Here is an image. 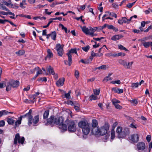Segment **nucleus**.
Returning a JSON list of instances; mask_svg holds the SVG:
<instances>
[{"label": "nucleus", "mask_w": 152, "mask_h": 152, "mask_svg": "<svg viewBox=\"0 0 152 152\" xmlns=\"http://www.w3.org/2000/svg\"><path fill=\"white\" fill-rule=\"evenodd\" d=\"M64 118L63 117H59L55 118L53 115H51L50 117L47 120V123L45 124L47 125L48 124L51 125L53 124H55L59 126V127L62 129V132H64L67 130L66 124H63Z\"/></svg>", "instance_id": "obj_1"}, {"label": "nucleus", "mask_w": 152, "mask_h": 152, "mask_svg": "<svg viewBox=\"0 0 152 152\" xmlns=\"http://www.w3.org/2000/svg\"><path fill=\"white\" fill-rule=\"evenodd\" d=\"M116 133L117 134L118 137L119 138H123L125 137L130 133L129 129L127 127L123 128L120 126H118L117 128Z\"/></svg>", "instance_id": "obj_2"}, {"label": "nucleus", "mask_w": 152, "mask_h": 152, "mask_svg": "<svg viewBox=\"0 0 152 152\" xmlns=\"http://www.w3.org/2000/svg\"><path fill=\"white\" fill-rule=\"evenodd\" d=\"M109 126L108 123H105L103 126L102 127L99 129L98 128L97 129L94 134L96 135L98 134H100L101 135H104L107 133L108 130L109 129Z\"/></svg>", "instance_id": "obj_3"}, {"label": "nucleus", "mask_w": 152, "mask_h": 152, "mask_svg": "<svg viewBox=\"0 0 152 152\" xmlns=\"http://www.w3.org/2000/svg\"><path fill=\"white\" fill-rule=\"evenodd\" d=\"M67 126V129L70 132H74L76 131V124L74 121L69 120L66 119L65 121Z\"/></svg>", "instance_id": "obj_4"}, {"label": "nucleus", "mask_w": 152, "mask_h": 152, "mask_svg": "<svg viewBox=\"0 0 152 152\" xmlns=\"http://www.w3.org/2000/svg\"><path fill=\"white\" fill-rule=\"evenodd\" d=\"M78 126L80 128L82 129L83 132L85 135H87L90 131L89 125L85 121H81L79 122Z\"/></svg>", "instance_id": "obj_5"}, {"label": "nucleus", "mask_w": 152, "mask_h": 152, "mask_svg": "<svg viewBox=\"0 0 152 152\" xmlns=\"http://www.w3.org/2000/svg\"><path fill=\"white\" fill-rule=\"evenodd\" d=\"M19 84V82L18 80H10L7 83L6 90L7 91H10L11 87L16 88L18 86Z\"/></svg>", "instance_id": "obj_6"}, {"label": "nucleus", "mask_w": 152, "mask_h": 152, "mask_svg": "<svg viewBox=\"0 0 152 152\" xmlns=\"http://www.w3.org/2000/svg\"><path fill=\"white\" fill-rule=\"evenodd\" d=\"M32 110L31 109H30L29 112L25 114L24 115L21 116L20 117H19L20 119L21 120L22 118L25 117H27L28 123V124L29 126H30L32 124V119L33 118L32 113Z\"/></svg>", "instance_id": "obj_7"}, {"label": "nucleus", "mask_w": 152, "mask_h": 152, "mask_svg": "<svg viewBox=\"0 0 152 152\" xmlns=\"http://www.w3.org/2000/svg\"><path fill=\"white\" fill-rule=\"evenodd\" d=\"M25 141V138L23 137L20 138L19 133H17L15 136V137L14 139V144L16 145L18 142L19 144H23Z\"/></svg>", "instance_id": "obj_8"}, {"label": "nucleus", "mask_w": 152, "mask_h": 152, "mask_svg": "<svg viewBox=\"0 0 152 152\" xmlns=\"http://www.w3.org/2000/svg\"><path fill=\"white\" fill-rule=\"evenodd\" d=\"M72 53H75L77 54L76 49V48L71 49L68 52L66 53V55L68 56V60L69 61L68 65L70 66L72 63V56L71 54Z\"/></svg>", "instance_id": "obj_9"}, {"label": "nucleus", "mask_w": 152, "mask_h": 152, "mask_svg": "<svg viewBox=\"0 0 152 152\" xmlns=\"http://www.w3.org/2000/svg\"><path fill=\"white\" fill-rule=\"evenodd\" d=\"M56 48L58 56H62L64 53L63 47H61L60 44H57L56 45Z\"/></svg>", "instance_id": "obj_10"}, {"label": "nucleus", "mask_w": 152, "mask_h": 152, "mask_svg": "<svg viewBox=\"0 0 152 152\" xmlns=\"http://www.w3.org/2000/svg\"><path fill=\"white\" fill-rule=\"evenodd\" d=\"M129 140L133 143H137L139 140V136L138 134H133L129 137Z\"/></svg>", "instance_id": "obj_11"}, {"label": "nucleus", "mask_w": 152, "mask_h": 152, "mask_svg": "<svg viewBox=\"0 0 152 152\" xmlns=\"http://www.w3.org/2000/svg\"><path fill=\"white\" fill-rule=\"evenodd\" d=\"M98 123L97 121L96 120H93L92 121V129L91 130L92 132L94 134L97 130L99 128L98 127H97Z\"/></svg>", "instance_id": "obj_12"}, {"label": "nucleus", "mask_w": 152, "mask_h": 152, "mask_svg": "<svg viewBox=\"0 0 152 152\" xmlns=\"http://www.w3.org/2000/svg\"><path fill=\"white\" fill-rule=\"evenodd\" d=\"M64 80L65 79L64 77L60 78L56 83L57 86L58 87L62 86L64 84Z\"/></svg>", "instance_id": "obj_13"}, {"label": "nucleus", "mask_w": 152, "mask_h": 152, "mask_svg": "<svg viewBox=\"0 0 152 152\" xmlns=\"http://www.w3.org/2000/svg\"><path fill=\"white\" fill-rule=\"evenodd\" d=\"M137 146L139 150H142L145 149V145L144 143L141 142L137 144Z\"/></svg>", "instance_id": "obj_14"}, {"label": "nucleus", "mask_w": 152, "mask_h": 152, "mask_svg": "<svg viewBox=\"0 0 152 152\" xmlns=\"http://www.w3.org/2000/svg\"><path fill=\"white\" fill-rule=\"evenodd\" d=\"M123 37L124 36L121 34L115 35L112 36L111 39L114 41H116Z\"/></svg>", "instance_id": "obj_15"}, {"label": "nucleus", "mask_w": 152, "mask_h": 152, "mask_svg": "<svg viewBox=\"0 0 152 152\" xmlns=\"http://www.w3.org/2000/svg\"><path fill=\"white\" fill-rule=\"evenodd\" d=\"M112 90L114 91L115 93L118 94H121L123 92V90L122 89H120L116 87L113 88Z\"/></svg>", "instance_id": "obj_16"}, {"label": "nucleus", "mask_w": 152, "mask_h": 152, "mask_svg": "<svg viewBox=\"0 0 152 152\" xmlns=\"http://www.w3.org/2000/svg\"><path fill=\"white\" fill-rule=\"evenodd\" d=\"M118 23L120 24H122L123 23H128L127 19L126 17H122L121 19H119Z\"/></svg>", "instance_id": "obj_17"}, {"label": "nucleus", "mask_w": 152, "mask_h": 152, "mask_svg": "<svg viewBox=\"0 0 152 152\" xmlns=\"http://www.w3.org/2000/svg\"><path fill=\"white\" fill-rule=\"evenodd\" d=\"M47 55L46 58H48L50 59L52 57H53V54L51 50L50 49H48L47 50Z\"/></svg>", "instance_id": "obj_18"}, {"label": "nucleus", "mask_w": 152, "mask_h": 152, "mask_svg": "<svg viewBox=\"0 0 152 152\" xmlns=\"http://www.w3.org/2000/svg\"><path fill=\"white\" fill-rule=\"evenodd\" d=\"M80 28L82 29V31L86 35H88L89 32V29L88 28L86 27V26L83 27L81 26Z\"/></svg>", "instance_id": "obj_19"}, {"label": "nucleus", "mask_w": 152, "mask_h": 152, "mask_svg": "<svg viewBox=\"0 0 152 152\" xmlns=\"http://www.w3.org/2000/svg\"><path fill=\"white\" fill-rule=\"evenodd\" d=\"M118 62L119 64L123 65L126 68L127 62L125 60L120 59L118 61Z\"/></svg>", "instance_id": "obj_20"}, {"label": "nucleus", "mask_w": 152, "mask_h": 152, "mask_svg": "<svg viewBox=\"0 0 152 152\" xmlns=\"http://www.w3.org/2000/svg\"><path fill=\"white\" fill-rule=\"evenodd\" d=\"M12 112H8L6 110H2L0 111V118L4 115H6L9 113L13 114Z\"/></svg>", "instance_id": "obj_21"}, {"label": "nucleus", "mask_w": 152, "mask_h": 152, "mask_svg": "<svg viewBox=\"0 0 152 152\" xmlns=\"http://www.w3.org/2000/svg\"><path fill=\"white\" fill-rule=\"evenodd\" d=\"M39 121V115L35 116L32 120V122L34 124H36Z\"/></svg>", "instance_id": "obj_22"}, {"label": "nucleus", "mask_w": 152, "mask_h": 152, "mask_svg": "<svg viewBox=\"0 0 152 152\" xmlns=\"http://www.w3.org/2000/svg\"><path fill=\"white\" fill-rule=\"evenodd\" d=\"M91 54L93 56L101 57L103 55V54L102 53H95L94 52V51H92L91 52Z\"/></svg>", "instance_id": "obj_23"}, {"label": "nucleus", "mask_w": 152, "mask_h": 152, "mask_svg": "<svg viewBox=\"0 0 152 152\" xmlns=\"http://www.w3.org/2000/svg\"><path fill=\"white\" fill-rule=\"evenodd\" d=\"M0 14L3 15H10L12 16H15V15L14 13L9 11L7 12H6L4 11L0 12Z\"/></svg>", "instance_id": "obj_24"}, {"label": "nucleus", "mask_w": 152, "mask_h": 152, "mask_svg": "<svg viewBox=\"0 0 152 152\" xmlns=\"http://www.w3.org/2000/svg\"><path fill=\"white\" fill-rule=\"evenodd\" d=\"M143 45L145 48H148V47H149L150 46H151L152 47V42H145L143 43Z\"/></svg>", "instance_id": "obj_25"}, {"label": "nucleus", "mask_w": 152, "mask_h": 152, "mask_svg": "<svg viewBox=\"0 0 152 152\" xmlns=\"http://www.w3.org/2000/svg\"><path fill=\"white\" fill-rule=\"evenodd\" d=\"M7 121L9 125H12L14 123L15 121L12 118H7Z\"/></svg>", "instance_id": "obj_26"}, {"label": "nucleus", "mask_w": 152, "mask_h": 152, "mask_svg": "<svg viewBox=\"0 0 152 152\" xmlns=\"http://www.w3.org/2000/svg\"><path fill=\"white\" fill-rule=\"evenodd\" d=\"M51 34V38L54 40H55L56 39V33L55 31H53L51 33H50Z\"/></svg>", "instance_id": "obj_27"}, {"label": "nucleus", "mask_w": 152, "mask_h": 152, "mask_svg": "<svg viewBox=\"0 0 152 152\" xmlns=\"http://www.w3.org/2000/svg\"><path fill=\"white\" fill-rule=\"evenodd\" d=\"M109 67L108 65H103L101 66H99L98 67V69H102L103 70H105L107 69H108Z\"/></svg>", "instance_id": "obj_28"}, {"label": "nucleus", "mask_w": 152, "mask_h": 152, "mask_svg": "<svg viewBox=\"0 0 152 152\" xmlns=\"http://www.w3.org/2000/svg\"><path fill=\"white\" fill-rule=\"evenodd\" d=\"M48 71L49 72L50 74L52 75L55 74V72H54L53 69L50 66H49L48 69Z\"/></svg>", "instance_id": "obj_29"}, {"label": "nucleus", "mask_w": 152, "mask_h": 152, "mask_svg": "<svg viewBox=\"0 0 152 152\" xmlns=\"http://www.w3.org/2000/svg\"><path fill=\"white\" fill-rule=\"evenodd\" d=\"M49 111L47 110L45 111L43 115V118L44 119H47L49 115Z\"/></svg>", "instance_id": "obj_30"}, {"label": "nucleus", "mask_w": 152, "mask_h": 152, "mask_svg": "<svg viewBox=\"0 0 152 152\" xmlns=\"http://www.w3.org/2000/svg\"><path fill=\"white\" fill-rule=\"evenodd\" d=\"M21 121L22 120L20 119L19 118H18V120L15 122V124L14 126L15 128H16L17 127L21 124Z\"/></svg>", "instance_id": "obj_31"}, {"label": "nucleus", "mask_w": 152, "mask_h": 152, "mask_svg": "<svg viewBox=\"0 0 152 152\" xmlns=\"http://www.w3.org/2000/svg\"><path fill=\"white\" fill-rule=\"evenodd\" d=\"M59 26H60L61 27L62 29L64 30L66 33H67L70 32V30H69L68 31L67 28L65 27L62 24H60Z\"/></svg>", "instance_id": "obj_32"}, {"label": "nucleus", "mask_w": 152, "mask_h": 152, "mask_svg": "<svg viewBox=\"0 0 152 152\" xmlns=\"http://www.w3.org/2000/svg\"><path fill=\"white\" fill-rule=\"evenodd\" d=\"M80 62L85 64H88L90 63V61L89 59L83 60V59H82L80 60Z\"/></svg>", "instance_id": "obj_33"}, {"label": "nucleus", "mask_w": 152, "mask_h": 152, "mask_svg": "<svg viewBox=\"0 0 152 152\" xmlns=\"http://www.w3.org/2000/svg\"><path fill=\"white\" fill-rule=\"evenodd\" d=\"M0 9H1L3 10L9 11L10 10L5 6H4L3 4H0Z\"/></svg>", "instance_id": "obj_34"}, {"label": "nucleus", "mask_w": 152, "mask_h": 152, "mask_svg": "<svg viewBox=\"0 0 152 152\" xmlns=\"http://www.w3.org/2000/svg\"><path fill=\"white\" fill-rule=\"evenodd\" d=\"M25 53V52L23 50H20L18 52H16L15 53L19 56H21L23 55Z\"/></svg>", "instance_id": "obj_35"}, {"label": "nucleus", "mask_w": 152, "mask_h": 152, "mask_svg": "<svg viewBox=\"0 0 152 152\" xmlns=\"http://www.w3.org/2000/svg\"><path fill=\"white\" fill-rule=\"evenodd\" d=\"M97 96H95L93 94L91 95L89 97V100L92 101V100L97 99Z\"/></svg>", "instance_id": "obj_36"}, {"label": "nucleus", "mask_w": 152, "mask_h": 152, "mask_svg": "<svg viewBox=\"0 0 152 152\" xmlns=\"http://www.w3.org/2000/svg\"><path fill=\"white\" fill-rule=\"evenodd\" d=\"M6 86V82L2 81L0 83V88H4V86Z\"/></svg>", "instance_id": "obj_37"}, {"label": "nucleus", "mask_w": 152, "mask_h": 152, "mask_svg": "<svg viewBox=\"0 0 152 152\" xmlns=\"http://www.w3.org/2000/svg\"><path fill=\"white\" fill-rule=\"evenodd\" d=\"M90 48V46L89 45H87L86 47H82V49L83 51L86 52H87L89 49Z\"/></svg>", "instance_id": "obj_38"}, {"label": "nucleus", "mask_w": 152, "mask_h": 152, "mask_svg": "<svg viewBox=\"0 0 152 152\" xmlns=\"http://www.w3.org/2000/svg\"><path fill=\"white\" fill-rule=\"evenodd\" d=\"M112 102L113 105L117 104L118 103H119L120 102V101L118 100H117L116 99H113L112 100Z\"/></svg>", "instance_id": "obj_39"}, {"label": "nucleus", "mask_w": 152, "mask_h": 152, "mask_svg": "<svg viewBox=\"0 0 152 152\" xmlns=\"http://www.w3.org/2000/svg\"><path fill=\"white\" fill-rule=\"evenodd\" d=\"M138 85L139 83H133L132 84L131 87L132 88H135L138 87Z\"/></svg>", "instance_id": "obj_40"}, {"label": "nucleus", "mask_w": 152, "mask_h": 152, "mask_svg": "<svg viewBox=\"0 0 152 152\" xmlns=\"http://www.w3.org/2000/svg\"><path fill=\"white\" fill-rule=\"evenodd\" d=\"M118 49L121 50H123L125 51H128L125 47H124L122 45H118Z\"/></svg>", "instance_id": "obj_41"}, {"label": "nucleus", "mask_w": 152, "mask_h": 152, "mask_svg": "<svg viewBox=\"0 0 152 152\" xmlns=\"http://www.w3.org/2000/svg\"><path fill=\"white\" fill-rule=\"evenodd\" d=\"M75 75L77 79H78L79 77V72L77 70H75Z\"/></svg>", "instance_id": "obj_42"}, {"label": "nucleus", "mask_w": 152, "mask_h": 152, "mask_svg": "<svg viewBox=\"0 0 152 152\" xmlns=\"http://www.w3.org/2000/svg\"><path fill=\"white\" fill-rule=\"evenodd\" d=\"M115 137V133L114 130H112L111 132V139H113Z\"/></svg>", "instance_id": "obj_43"}, {"label": "nucleus", "mask_w": 152, "mask_h": 152, "mask_svg": "<svg viewBox=\"0 0 152 152\" xmlns=\"http://www.w3.org/2000/svg\"><path fill=\"white\" fill-rule=\"evenodd\" d=\"M133 63V61H132L131 62H129L128 64H127V66H126V68L127 69L131 68L132 67V65Z\"/></svg>", "instance_id": "obj_44"}, {"label": "nucleus", "mask_w": 152, "mask_h": 152, "mask_svg": "<svg viewBox=\"0 0 152 152\" xmlns=\"http://www.w3.org/2000/svg\"><path fill=\"white\" fill-rule=\"evenodd\" d=\"M47 80V78L46 77H40L37 79V80L39 81H42L46 82Z\"/></svg>", "instance_id": "obj_45"}, {"label": "nucleus", "mask_w": 152, "mask_h": 152, "mask_svg": "<svg viewBox=\"0 0 152 152\" xmlns=\"http://www.w3.org/2000/svg\"><path fill=\"white\" fill-rule=\"evenodd\" d=\"M133 104L135 105H136L138 104V102L136 99H134L130 101Z\"/></svg>", "instance_id": "obj_46"}, {"label": "nucleus", "mask_w": 152, "mask_h": 152, "mask_svg": "<svg viewBox=\"0 0 152 152\" xmlns=\"http://www.w3.org/2000/svg\"><path fill=\"white\" fill-rule=\"evenodd\" d=\"M97 27H94L93 28H92L91 27H89L90 31H91V32H94L97 30Z\"/></svg>", "instance_id": "obj_47"}, {"label": "nucleus", "mask_w": 152, "mask_h": 152, "mask_svg": "<svg viewBox=\"0 0 152 152\" xmlns=\"http://www.w3.org/2000/svg\"><path fill=\"white\" fill-rule=\"evenodd\" d=\"M39 94V93L37 92L34 94H33L31 96V98L33 99V100L35 99L36 97Z\"/></svg>", "instance_id": "obj_48"}, {"label": "nucleus", "mask_w": 152, "mask_h": 152, "mask_svg": "<svg viewBox=\"0 0 152 152\" xmlns=\"http://www.w3.org/2000/svg\"><path fill=\"white\" fill-rule=\"evenodd\" d=\"M94 94L96 95H98L100 93V90L97 89L94 90Z\"/></svg>", "instance_id": "obj_49"}, {"label": "nucleus", "mask_w": 152, "mask_h": 152, "mask_svg": "<svg viewBox=\"0 0 152 152\" xmlns=\"http://www.w3.org/2000/svg\"><path fill=\"white\" fill-rule=\"evenodd\" d=\"M70 91H69L67 93L65 94L64 95V97L67 99H69V97L70 96Z\"/></svg>", "instance_id": "obj_50"}, {"label": "nucleus", "mask_w": 152, "mask_h": 152, "mask_svg": "<svg viewBox=\"0 0 152 152\" xmlns=\"http://www.w3.org/2000/svg\"><path fill=\"white\" fill-rule=\"evenodd\" d=\"M1 2L2 4H4L6 5L7 6H9L10 5V3H8L5 0H2L1 1Z\"/></svg>", "instance_id": "obj_51"}, {"label": "nucleus", "mask_w": 152, "mask_h": 152, "mask_svg": "<svg viewBox=\"0 0 152 152\" xmlns=\"http://www.w3.org/2000/svg\"><path fill=\"white\" fill-rule=\"evenodd\" d=\"M66 104L69 105H74V104H75L73 102L70 100L67 101L66 102Z\"/></svg>", "instance_id": "obj_52"}, {"label": "nucleus", "mask_w": 152, "mask_h": 152, "mask_svg": "<svg viewBox=\"0 0 152 152\" xmlns=\"http://www.w3.org/2000/svg\"><path fill=\"white\" fill-rule=\"evenodd\" d=\"M5 124V122L4 120H2L0 121V127H3Z\"/></svg>", "instance_id": "obj_53"}, {"label": "nucleus", "mask_w": 152, "mask_h": 152, "mask_svg": "<svg viewBox=\"0 0 152 152\" xmlns=\"http://www.w3.org/2000/svg\"><path fill=\"white\" fill-rule=\"evenodd\" d=\"M116 108L119 109H121L122 108V107L120 105L117 104L114 105Z\"/></svg>", "instance_id": "obj_54"}, {"label": "nucleus", "mask_w": 152, "mask_h": 152, "mask_svg": "<svg viewBox=\"0 0 152 152\" xmlns=\"http://www.w3.org/2000/svg\"><path fill=\"white\" fill-rule=\"evenodd\" d=\"M135 2H134L132 3L128 4H127L126 7L129 8H130L132 7L133 5H134Z\"/></svg>", "instance_id": "obj_55"}, {"label": "nucleus", "mask_w": 152, "mask_h": 152, "mask_svg": "<svg viewBox=\"0 0 152 152\" xmlns=\"http://www.w3.org/2000/svg\"><path fill=\"white\" fill-rule=\"evenodd\" d=\"M61 20L62 19V18L61 17L56 18H52L49 19V20Z\"/></svg>", "instance_id": "obj_56"}, {"label": "nucleus", "mask_w": 152, "mask_h": 152, "mask_svg": "<svg viewBox=\"0 0 152 152\" xmlns=\"http://www.w3.org/2000/svg\"><path fill=\"white\" fill-rule=\"evenodd\" d=\"M151 137L150 135H148L146 137V139L148 142H149L151 140Z\"/></svg>", "instance_id": "obj_57"}, {"label": "nucleus", "mask_w": 152, "mask_h": 152, "mask_svg": "<svg viewBox=\"0 0 152 152\" xmlns=\"http://www.w3.org/2000/svg\"><path fill=\"white\" fill-rule=\"evenodd\" d=\"M5 21H6V22H7L9 23L12 25L14 26L15 27L16 26V25L13 22H12L11 21H10L9 20H7V19H5Z\"/></svg>", "instance_id": "obj_58"}, {"label": "nucleus", "mask_w": 152, "mask_h": 152, "mask_svg": "<svg viewBox=\"0 0 152 152\" xmlns=\"http://www.w3.org/2000/svg\"><path fill=\"white\" fill-rule=\"evenodd\" d=\"M118 56H124L125 55V54L124 53L120 52L118 54Z\"/></svg>", "instance_id": "obj_59"}, {"label": "nucleus", "mask_w": 152, "mask_h": 152, "mask_svg": "<svg viewBox=\"0 0 152 152\" xmlns=\"http://www.w3.org/2000/svg\"><path fill=\"white\" fill-rule=\"evenodd\" d=\"M11 5L12 6L11 7L13 8L17 9L19 8V6H18L16 5L15 4H11Z\"/></svg>", "instance_id": "obj_60"}, {"label": "nucleus", "mask_w": 152, "mask_h": 152, "mask_svg": "<svg viewBox=\"0 0 152 152\" xmlns=\"http://www.w3.org/2000/svg\"><path fill=\"white\" fill-rule=\"evenodd\" d=\"M146 23H147L146 22H145L144 21H142L141 23V26L142 27H144Z\"/></svg>", "instance_id": "obj_61"}, {"label": "nucleus", "mask_w": 152, "mask_h": 152, "mask_svg": "<svg viewBox=\"0 0 152 152\" xmlns=\"http://www.w3.org/2000/svg\"><path fill=\"white\" fill-rule=\"evenodd\" d=\"M77 106H75L74 105V108L75 109V110H79V104H77Z\"/></svg>", "instance_id": "obj_62"}, {"label": "nucleus", "mask_w": 152, "mask_h": 152, "mask_svg": "<svg viewBox=\"0 0 152 152\" xmlns=\"http://www.w3.org/2000/svg\"><path fill=\"white\" fill-rule=\"evenodd\" d=\"M130 127L136 129L137 128L135 125L133 123H132L130 125Z\"/></svg>", "instance_id": "obj_63"}, {"label": "nucleus", "mask_w": 152, "mask_h": 152, "mask_svg": "<svg viewBox=\"0 0 152 152\" xmlns=\"http://www.w3.org/2000/svg\"><path fill=\"white\" fill-rule=\"evenodd\" d=\"M114 27V26L112 25H108L107 26V28L110 29H113V28Z\"/></svg>", "instance_id": "obj_64"}]
</instances>
